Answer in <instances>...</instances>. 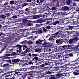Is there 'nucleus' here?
Segmentation results:
<instances>
[{
  "label": "nucleus",
  "mask_w": 79,
  "mask_h": 79,
  "mask_svg": "<svg viewBox=\"0 0 79 79\" xmlns=\"http://www.w3.org/2000/svg\"><path fill=\"white\" fill-rule=\"evenodd\" d=\"M44 63L42 64L40 67H45L44 68L45 69H48V66H53V63L50 61V60L48 59H45L43 60Z\"/></svg>",
  "instance_id": "nucleus-1"
},
{
  "label": "nucleus",
  "mask_w": 79,
  "mask_h": 79,
  "mask_svg": "<svg viewBox=\"0 0 79 79\" xmlns=\"http://www.w3.org/2000/svg\"><path fill=\"white\" fill-rule=\"evenodd\" d=\"M59 71H57L56 73L57 74L56 75L55 78H59L60 77H61L62 76H66V74L61 73L62 72H63L65 71V69H58Z\"/></svg>",
  "instance_id": "nucleus-2"
},
{
  "label": "nucleus",
  "mask_w": 79,
  "mask_h": 79,
  "mask_svg": "<svg viewBox=\"0 0 79 79\" xmlns=\"http://www.w3.org/2000/svg\"><path fill=\"white\" fill-rule=\"evenodd\" d=\"M65 64L67 63L69 64H70V60L69 57H67L65 56L63 58V60L60 61V62L57 63L59 65L64 64Z\"/></svg>",
  "instance_id": "nucleus-3"
},
{
  "label": "nucleus",
  "mask_w": 79,
  "mask_h": 79,
  "mask_svg": "<svg viewBox=\"0 0 79 79\" xmlns=\"http://www.w3.org/2000/svg\"><path fill=\"white\" fill-rule=\"evenodd\" d=\"M48 16V14L47 13H45L42 15V14H40V15H36L33 17V18L34 19H37L39 18L43 17V19L44 18H45L47 17Z\"/></svg>",
  "instance_id": "nucleus-4"
},
{
  "label": "nucleus",
  "mask_w": 79,
  "mask_h": 79,
  "mask_svg": "<svg viewBox=\"0 0 79 79\" xmlns=\"http://www.w3.org/2000/svg\"><path fill=\"white\" fill-rule=\"evenodd\" d=\"M48 20H50V19H43L42 18H39L37 20H35V23H41L46 22V21Z\"/></svg>",
  "instance_id": "nucleus-5"
},
{
  "label": "nucleus",
  "mask_w": 79,
  "mask_h": 79,
  "mask_svg": "<svg viewBox=\"0 0 79 79\" xmlns=\"http://www.w3.org/2000/svg\"><path fill=\"white\" fill-rule=\"evenodd\" d=\"M17 49L16 51V53L17 54L19 52V53H21V48L23 47V45H20L18 44L16 45Z\"/></svg>",
  "instance_id": "nucleus-6"
},
{
  "label": "nucleus",
  "mask_w": 79,
  "mask_h": 79,
  "mask_svg": "<svg viewBox=\"0 0 79 79\" xmlns=\"http://www.w3.org/2000/svg\"><path fill=\"white\" fill-rule=\"evenodd\" d=\"M71 22H67V23H65V25L67 26V27L69 30H71L74 28L73 26H71Z\"/></svg>",
  "instance_id": "nucleus-7"
},
{
  "label": "nucleus",
  "mask_w": 79,
  "mask_h": 79,
  "mask_svg": "<svg viewBox=\"0 0 79 79\" xmlns=\"http://www.w3.org/2000/svg\"><path fill=\"white\" fill-rule=\"evenodd\" d=\"M15 33H8L7 34V36H8L7 37V40L9 41H11V39L10 38V37H13V35H14Z\"/></svg>",
  "instance_id": "nucleus-8"
},
{
  "label": "nucleus",
  "mask_w": 79,
  "mask_h": 79,
  "mask_svg": "<svg viewBox=\"0 0 79 79\" xmlns=\"http://www.w3.org/2000/svg\"><path fill=\"white\" fill-rule=\"evenodd\" d=\"M24 70V69H15V74H21L20 71H22Z\"/></svg>",
  "instance_id": "nucleus-9"
},
{
  "label": "nucleus",
  "mask_w": 79,
  "mask_h": 79,
  "mask_svg": "<svg viewBox=\"0 0 79 79\" xmlns=\"http://www.w3.org/2000/svg\"><path fill=\"white\" fill-rule=\"evenodd\" d=\"M64 41V39H62L60 40H57L56 41V42L57 44H62L63 42Z\"/></svg>",
  "instance_id": "nucleus-10"
},
{
  "label": "nucleus",
  "mask_w": 79,
  "mask_h": 79,
  "mask_svg": "<svg viewBox=\"0 0 79 79\" xmlns=\"http://www.w3.org/2000/svg\"><path fill=\"white\" fill-rule=\"evenodd\" d=\"M45 40V39H44V40H42L40 39H39L36 41L35 44L38 45L41 44H42V42H43Z\"/></svg>",
  "instance_id": "nucleus-11"
},
{
  "label": "nucleus",
  "mask_w": 79,
  "mask_h": 79,
  "mask_svg": "<svg viewBox=\"0 0 79 79\" xmlns=\"http://www.w3.org/2000/svg\"><path fill=\"white\" fill-rule=\"evenodd\" d=\"M69 8L68 7L66 6L65 7H62L61 8V10L64 12H66V11L69 10Z\"/></svg>",
  "instance_id": "nucleus-12"
},
{
  "label": "nucleus",
  "mask_w": 79,
  "mask_h": 79,
  "mask_svg": "<svg viewBox=\"0 0 79 79\" xmlns=\"http://www.w3.org/2000/svg\"><path fill=\"white\" fill-rule=\"evenodd\" d=\"M20 60L19 59H16L12 60V62L14 63H17L19 62Z\"/></svg>",
  "instance_id": "nucleus-13"
},
{
  "label": "nucleus",
  "mask_w": 79,
  "mask_h": 79,
  "mask_svg": "<svg viewBox=\"0 0 79 79\" xmlns=\"http://www.w3.org/2000/svg\"><path fill=\"white\" fill-rule=\"evenodd\" d=\"M29 33H30L31 35H33L37 33V31L34 30H31L29 31Z\"/></svg>",
  "instance_id": "nucleus-14"
},
{
  "label": "nucleus",
  "mask_w": 79,
  "mask_h": 79,
  "mask_svg": "<svg viewBox=\"0 0 79 79\" xmlns=\"http://www.w3.org/2000/svg\"><path fill=\"white\" fill-rule=\"evenodd\" d=\"M10 66V65L6 63L3 65L2 67L6 68L5 69H6L7 70L9 68Z\"/></svg>",
  "instance_id": "nucleus-15"
},
{
  "label": "nucleus",
  "mask_w": 79,
  "mask_h": 79,
  "mask_svg": "<svg viewBox=\"0 0 79 79\" xmlns=\"http://www.w3.org/2000/svg\"><path fill=\"white\" fill-rule=\"evenodd\" d=\"M12 72H7V73L8 74L6 75V76H5L6 77H8L9 76H10V77H11L12 76Z\"/></svg>",
  "instance_id": "nucleus-16"
},
{
  "label": "nucleus",
  "mask_w": 79,
  "mask_h": 79,
  "mask_svg": "<svg viewBox=\"0 0 79 79\" xmlns=\"http://www.w3.org/2000/svg\"><path fill=\"white\" fill-rule=\"evenodd\" d=\"M56 37V36H51L48 39V40L49 41H52L54 40V39Z\"/></svg>",
  "instance_id": "nucleus-17"
},
{
  "label": "nucleus",
  "mask_w": 79,
  "mask_h": 79,
  "mask_svg": "<svg viewBox=\"0 0 79 79\" xmlns=\"http://www.w3.org/2000/svg\"><path fill=\"white\" fill-rule=\"evenodd\" d=\"M75 14H76V12H75L74 13L73 12V13H72L71 14V16H70V17L71 18H75L76 17Z\"/></svg>",
  "instance_id": "nucleus-18"
},
{
  "label": "nucleus",
  "mask_w": 79,
  "mask_h": 79,
  "mask_svg": "<svg viewBox=\"0 0 79 79\" xmlns=\"http://www.w3.org/2000/svg\"><path fill=\"white\" fill-rule=\"evenodd\" d=\"M50 77L49 78V79H56V78L54 77H55V75H51V76L49 75L48 76V77Z\"/></svg>",
  "instance_id": "nucleus-19"
},
{
  "label": "nucleus",
  "mask_w": 79,
  "mask_h": 79,
  "mask_svg": "<svg viewBox=\"0 0 79 79\" xmlns=\"http://www.w3.org/2000/svg\"><path fill=\"white\" fill-rule=\"evenodd\" d=\"M55 57L56 59H60L62 57V56H61V55L58 54H57L56 55H55Z\"/></svg>",
  "instance_id": "nucleus-20"
},
{
  "label": "nucleus",
  "mask_w": 79,
  "mask_h": 79,
  "mask_svg": "<svg viewBox=\"0 0 79 79\" xmlns=\"http://www.w3.org/2000/svg\"><path fill=\"white\" fill-rule=\"evenodd\" d=\"M28 52L26 50L25 51H24L23 52H22V56H25L27 54H26Z\"/></svg>",
  "instance_id": "nucleus-21"
},
{
  "label": "nucleus",
  "mask_w": 79,
  "mask_h": 79,
  "mask_svg": "<svg viewBox=\"0 0 79 79\" xmlns=\"http://www.w3.org/2000/svg\"><path fill=\"white\" fill-rule=\"evenodd\" d=\"M73 39L74 42H77L78 40V36H75L74 38Z\"/></svg>",
  "instance_id": "nucleus-22"
},
{
  "label": "nucleus",
  "mask_w": 79,
  "mask_h": 79,
  "mask_svg": "<svg viewBox=\"0 0 79 79\" xmlns=\"http://www.w3.org/2000/svg\"><path fill=\"white\" fill-rule=\"evenodd\" d=\"M63 49V50L64 51V50L66 49H67V47H68V45H63V46H61Z\"/></svg>",
  "instance_id": "nucleus-23"
},
{
  "label": "nucleus",
  "mask_w": 79,
  "mask_h": 79,
  "mask_svg": "<svg viewBox=\"0 0 79 79\" xmlns=\"http://www.w3.org/2000/svg\"><path fill=\"white\" fill-rule=\"evenodd\" d=\"M46 24H49V25H51L52 24V22L51 20V21H47V20H46Z\"/></svg>",
  "instance_id": "nucleus-24"
},
{
  "label": "nucleus",
  "mask_w": 79,
  "mask_h": 79,
  "mask_svg": "<svg viewBox=\"0 0 79 79\" xmlns=\"http://www.w3.org/2000/svg\"><path fill=\"white\" fill-rule=\"evenodd\" d=\"M75 43L73 39H71L69 40V44H71Z\"/></svg>",
  "instance_id": "nucleus-25"
},
{
  "label": "nucleus",
  "mask_w": 79,
  "mask_h": 79,
  "mask_svg": "<svg viewBox=\"0 0 79 79\" xmlns=\"http://www.w3.org/2000/svg\"><path fill=\"white\" fill-rule=\"evenodd\" d=\"M73 48V47L71 45H67V49H71L70 51H72Z\"/></svg>",
  "instance_id": "nucleus-26"
},
{
  "label": "nucleus",
  "mask_w": 79,
  "mask_h": 79,
  "mask_svg": "<svg viewBox=\"0 0 79 79\" xmlns=\"http://www.w3.org/2000/svg\"><path fill=\"white\" fill-rule=\"evenodd\" d=\"M60 29L61 27H57V28H56V29H57L56 30H57L58 29H59V31L56 33V35H58V34H59V33H60V32H59V31H60Z\"/></svg>",
  "instance_id": "nucleus-27"
},
{
  "label": "nucleus",
  "mask_w": 79,
  "mask_h": 79,
  "mask_svg": "<svg viewBox=\"0 0 79 79\" xmlns=\"http://www.w3.org/2000/svg\"><path fill=\"white\" fill-rule=\"evenodd\" d=\"M7 70V69H0V70H1V73H3L4 72H6V70Z\"/></svg>",
  "instance_id": "nucleus-28"
},
{
  "label": "nucleus",
  "mask_w": 79,
  "mask_h": 79,
  "mask_svg": "<svg viewBox=\"0 0 79 79\" xmlns=\"http://www.w3.org/2000/svg\"><path fill=\"white\" fill-rule=\"evenodd\" d=\"M39 60V58L37 57H34L32 59V61H37Z\"/></svg>",
  "instance_id": "nucleus-29"
},
{
  "label": "nucleus",
  "mask_w": 79,
  "mask_h": 79,
  "mask_svg": "<svg viewBox=\"0 0 79 79\" xmlns=\"http://www.w3.org/2000/svg\"><path fill=\"white\" fill-rule=\"evenodd\" d=\"M36 67L35 66H32L30 67L29 69L30 70H34L36 69Z\"/></svg>",
  "instance_id": "nucleus-30"
},
{
  "label": "nucleus",
  "mask_w": 79,
  "mask_h": 79,
  "mask_svg": "<svg viewBox=\"0 0 79 79\" xmlns=\"http://www.w3.org/2000/svg\"><path fill=\"white\" fill-rule=\"evenodd\" d=\"M58 51L60 52H61L62 51L64 52V50H63V49L62 48H61V46L59 47V48L58 49Z\"/></svg>",
  "instance_id": "nucleus-31"
},
{
  "label": "nucleus",
  "mask_w": 79,
  "mask_h": 79,
  "mask_svg": "<svg viewBox=\"0 0 79 79\" xmlns=\"http://www.w3.org/2000/svg\"><path fill=\"white\" fill-rule=\"evenodd\" d=\"M28 76L29 77V78H32L31 77H32L34 76V75L33 74H27V76Z\"/></svg>",
  "instance_id": "nucleus-32"
},
{
  "label": "nucleus",
  "mask_w": 79,
  "mask_h": 79,
  "mask_svg": "<svg viewBox=\"0 0 79 79\" xmlns=\"http://www.w3.org/2000/svg\"><path fill=\"white\" fill-rule=\"evenodd\" d=\"M58 23H59V21H57L54 22H52V24L54 25H56V24H57Z\"/></svg>",
  "instance_id": "nucleus-33"
},
{
  "label": "nucleus",
  "mask_w": 79,
  "mask_h": 79,
  "mask_svg": "<svg viewBox=\"0 0 79 79\" xmlns=\"http://www.w3.org/2000/svg\"><path fill=\"white\" fill-rule=\"evenodd\" d=\"M76 71L78 72L77 70L75 72H74L73 73V74L75 76L78 75H79V73H77Z\"/></svg>",
  "instance_id": "nucleus-34"
},
{
  "label": "nucleus",
  "mask_w": 79,
  "mask_h": 79,
  "mask_svg": "<svg viewBox=\"0 0 79 79\" xmlns=\"http://www.w3.org/2000/svg\"><path fill=\"white\" fill-rule=\"evenodd\" d=\"M27 76V74H23V75L22 76V78L24 79L26 78V76Z\"/></svg>",
  "instance_id": "nucleus-35"
},
{
  "label": "nucleus",
  "mask_w": 79,
  "mask_h": 79,
  "mask_svg": "<svg viewBox=\"0 0 79 79\" xmlns=\"http://www.w3.org/2000/svg\"><path fill=\"white\" fill-rule=\"evenodd\" d=\"M21 44H26L27 43V40H25L23 41V42H20Z\"/></svg>",
  "instance_id": "nucleus-36"
},
{
  "label": "nucleus",
  "mask_w": 79,
  "mask_h": 79,
  "mask_svg": "<svg viewBox=\"0 0 79 79\" xmlns=\"http://www.w3.org/2000/svg\"><path fill=\"white\" fill-rule=\"evenodd\" d=\"M40 51H41V49L38 48H36V49H35V52H40Z\"/></svg>",
  "instance_id": "nucleus-37"
},
{
  "label": "nucleus",
  "mask_w": 79,
  "mask_h": 79,
  "mask_svg": "<svg viewBox=\"0 0 79 79\" xmlns=\"http://www.w3.org/2000/svg\"><path fill=\"white\" fill-rule=\"evenodd\" d=\"M28 21V20H27V19H23V20H22L23 22L24 23H26Z\"/></svg>",
  "instance_id": "nucleus-38"
},
{
  "label": "nucleus",
  "mask_w": 79,
  "mask_h": 79,
  "mask_svg": "<svg viewBox=\"0 0 79 79\" xmlns=\"http://www.w3.org/2000/svg\"><path fill=\"white\" fill-rule=\"evenodd\" d=\"M70 3H71V0H68V1L66 2V4L68 5H70Z\"/></svg>",
  "instance_id": "nucleus-39"
},
{
  "label": "nucleus",
  "mask_w": 79,
  "mask_h": 79,
  "mask_svg": "<svg viewBox=\"0 0 79 79\" xmlns=\"http://www.w3.org/2000/svg\"><path fill=\"white\" fill-rule=\"evenodd\" d=\"M44 53H43L40 54V56H39L40 57H41V58L44 57Z\"/></svg>",
  "instance_id": "nucleus-40"
},
{
  "label": "nucleus",
  "mask_w": 79,
  "mask_h": 79,
  "mask_svg": "<svg viewBox=\"0 0 79 79\" xmlns=\"http://www.w3.org/2000/svg\"><path fill=\"white\" fill-rule=\"evenodd\" d=\"M64 41H65V42L66 43H69V40H68L67 39H64Z\"/></svg>",
  "instance_id": "nucleus-41"
},
{
  "label": "nucleus",
  "mask_w": 79,
  "mask_h": 79,
  "mask_svg": "<svg viewBox=\"0 0 79 79\" xmlns=\"http://www.w3.org/2000/svg\"><path fill=\"white\" fill-rule=\"evenodd\" d=\"M68 55L69 56L71 57H73V55L72 53L68 54Z\"/></svg>",
  "instance_id": "nucleus-42"
},
{
  "label": "nucleus",
  "mask_w": 79,
  "mask_h": 79,
  "mask_svg": "<svg viewBox=\"0 0 79 79\" xmlns=\"http://www.w3.org/2000/svg\"><path fill=\"white\" fill-rule=\"evenodd\" d=\"M37 13H40V9H35Z\"/></svg>",
  "instance_id": "nucleus-43"
},
{
  "label": "nucleus",
  "mask_w": 79,
  "mask_h": 79,
  "mask_svg": "<svg viewBox=\"0 0 79 79\" xmlns=\"http://www.w3.org/2000/svg\"><path fill=\"white\" fill-rule=\"evenodd\" d=\"M37 32L39 34H40L43 32V30L42 29L39 30Z\"/></svg>",
  "instance_id": "nucleus-44"
},
{
  "label": "nucleus",
  "mask_w": 79,
  "mask_h": 79,
  "mask_svg": "<svg viewBox=\"0 0 79 79\" xmlns=\"http://www.w3.org/2000/svg\"><path fill=\"white\" fill-rule=\"evenodd\" d=\"M0 17L1 18L3 19L6 18V16L5 15H1Z\"/></svg>",
  "instance_id": "nucleus-45"
},
{
  "label": "nucleus",
  "mask_w": 79,
  "mask_h": 79,
  "mask_svg": "<svg viewBox=\"0 0 79 79\" xmlns=\"http://www.w3.org/2000/svg\"><path fill=\"white\" fill-rule=\"evenodd\" d=\"M42 77H47V76L46 74H45L44 73H43V75H41Z\"/></svg>",
  "instance_id": "nucleus-46"
},
{
  "label": "nucleus",
  "mask_w": 79,
  "mask_h": 79,
  "mask_svg": "<svg viewBox=\"0 0 79 79\" xmlns=\"http://www.w3.org/2000/svg\"><path fill=\"white\" fill-rule=\"evenodd\" d=\"M7 57L6 54H4L2 57V58L5 59L6 58V57Z\"/></svg>",
  "instance_id": "nucleus-47"
},
{
  "label": "nucleus",
  "mask_w": 79,
  "mask_h": 79,
  "mask_svg": "<svg viewBox=\"0 0 79 79\" xmlns=\"http://www.w3.org/2000/svg\"><path fill=\"white\" fill-rule=\"evenodd\" d=\"M36 38H33V36H31V37H30L29 38V39L30 40H34V39Z\"/></svg>",
  "instance_id": "nucleus-48"
},
{
  "label": "nucleus",
  "mask_w": 79,
  "mask_h": 79,
  "mask_svg": "<svg viewBox=\"0 0 79 79\" xmlns=\"http://www.w3.org/2000/svg\"><path fill=\"white\" fill-rule=\"evenodd\" d=\"M9 2L10 4H13L15 3V1L14 0L10 1Z\"/></svg>",
  "instance_id": "nucleus-49"
},
{
  "label": "nucleus",
  "mask_w": 79,
  "mask_h": 79,
  "mask_svg": "<svg viewBox=\"0 0 79 79\" xmlns=\"http://www.w3.org/2000/svg\"><path fill=\"white\" fill-rule=\"evenodd\" d=\"M78 61V62H79V57L78 58L76 59L75 61H72V63L74 62H75L76 61V62H77Z\"/></svg>",
  "instance_id": "nucleus-50"
},
{
  "label": "nucleus",
  "mask_w": 79,
  "mask_h": 79,
  "mask_svg": "<svg viewBox=\"0 0 79 79\" xmlns=\"http://www.w3.org/2000/svg\"><path fill=\"white\" fill-rule=\"evenodd\" d=\"M35 62L36 63V64L37 65H38L40 64V61H36Z\"/></svg>",
  "instance_id": "nucleus-51"
},
{
  "label": "nucleus",
  "mask_w": 79,
  "mask_h": 79,
  "mask_svg": "<svg viewBox=\"0 0 79 79\" xmlns=\"http://www.w3.org/2000/svg\"><path fill=\"white\" fill-rule=\"evenodd\" d=\"M77 64H78V62H76V63H73V64H70L71 65H72L73 66L77 65Z\"/></svg>",
  "instance_id": "nucleus-52"
},
{
  "label": "nucleus",
  "mask_w": 79,
  "mask_h": 79,
  "mask_svg": "<svg viewBox=\"0 0 79 79\" xmlns=\"http://www.w3.org/2000/svg\"><path fill=\"white\" fill-rule=\"evenodd\" d=\"M32 56H33V57H37L38 56V55L37 54H32Z\"/></svg>",
  "instance_id": "nucleus-53"
},
{
  "label": "nucleus",
  "mask_w": 79,
  "mask_h": 79,
  "mask_svg": "<svg viewBox=\"0 0 79 79\" xmlns=\"http://www.w3.org/2000/svg\"><path fill=\"white\" fill-rule=\"evenodd\" d=\"M27 24L29 26H31L33 25V24L32 23H31V22H28Z\"/></svg>",
  "instance_id": "nucleus-54"
},
{
  "label": "nucleus",
  "mask_w": 79,
  "mask_h": 79,
  "mask_svg": "<svg viewBox=\"0 0 79 79\" xmlns=\"http://www.w3.org/2000/svg\"><path fill=\"white\" fill-rule=\"evenodd\" d=\"M48 57V55H47V54H45V53H44V58H47Z\"/></svg>",
  "instance_id": "nucleus-55"
},
{
  "label": "nucleus",
  "mask_w": 79,
  "mask_h": 79,
  "mask_svg": "<svg viewBox=\"0 0 79 79\" xmlns=\"http://www.w3.org/2000/svg\"><path fill=\"white\" fill-rule=\"evenodd\" d=\"M26 13V12H25L24 10H22V12L21 13H20V14H25Z\"/></svg>",
  "instance_id": "nucleus-56"
},
{
  "label": "nucleus",
  "mask_w": 79,
  "mask_h": 79,
  "mask_svg": "<svg viewBox=\"0 0 79 79\" xmlns=\"http://www.w3.org/2000/svg\"><path fill=\"white\" fill-rule=\"evenodd\" d=\"M72 49H74V50H76V51H77L79 49V48H77L76 46H75L74 48L73 47Z\"/></svg>",
  "instance_id": "nucleus-57"
},
{
  "label": "nucleus",
  "mask_w": 79,
  "mask_h": 79,
  "mask_svg": "<svg viewBox=\"0 0 79 79\" xmlns=\"http://www.w3.org/2000/svg\"><path fill=\"white\" fill-rule=\"evenodd\" d=\"M11 18L13 19L17 18V16L15 15H13L12 17H11Z\"/></svg>",
  "instance_id": "nucleus-58"
},
{
  "label": "nucleus",
  "mask_w": 79,
  "mask_h": 79,
  "mask_svg": "<svg viewBox=\"0 0 79 79\" xmlns=\"http://www.w3.org/2000/svg\"><path fill=\"white\" fill-rule=\"evenodd\" d=\"M46 74H51L52 73V72H50V71H48L46 73Z\"/></svg>",
  "instance_id": "nucleus-59"
},
{
  "label": "nucleus",
  "mask_w": 79,
  "mask_h": 79,
  "mask_svg": "<svg viewBox=\"0 0 79 79\" xmlns=\"http://www.w3.org/2000/svg\"><path fill=\"white\" fill-rule=\"evenodd\" d=\"M27 5V4L26 3H24L23 5H22V8H23L24 6H26Z\"/></svg>",
  "instance_id": "nucleus-60"
},
{
  "label": "nucleus",
  "mask_w": 79,
  "mask_h": 79,
  "mask_svg": "<svg viewBox=\"0 0 79 79\" xmlns=\"http://www.w3.org/2000/svg\"><path fill=\"white\" fill-rule=\"evenodd\" d=\"M45 1V0H40L39 3H42Z\"/></svg>",
  "instance_id": "nucleus-61"
},
{
  "label": "nucleus",
  "mask_w": 79,
  "mask_h": 79,
  "mask_svg": "<svg viewBox=\"0 0 79 79\" xmlns=\"http://www.w3.org/2000/svg\"><path fill=\"white\" fill-rule=\"evenodd\" d=\"M47 31V29H46L45 28H43V31L44 32H46Z\"/></svg>",
  "instance_id": "nucleus-62"
},
{
  "label": "nucleus",
  "mask_w": 79,
  "mask_h": 79,
  "mask_svg": "<svg viewBox=\"0 0 79 79\" xmlns=\"http://www.w3.org/2000/svg\"><path fill=\"white\" fill-rule=\"evenodd\" d=\"M28 44H33V42L31 41H28Z\"/></svg>",
  "instance_id": "nucleus-63"
},
{
  "label": "nucleus",
  "mask_w": 79,
  "mask_h": 79,
  "mask_svg": "<svg viewBox=\"0 0 79 79\" xmlns=\"http://www.w3.org/2000/svg\"><path fill=\"white\" fill-rule=\"evenodd\" d=\"M51 10L52 11L55 10V7H52L51 9Z\"/></svg>",
  "instance_id": "nucleus-64"
}]
</instances>
